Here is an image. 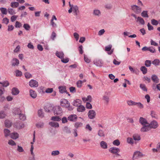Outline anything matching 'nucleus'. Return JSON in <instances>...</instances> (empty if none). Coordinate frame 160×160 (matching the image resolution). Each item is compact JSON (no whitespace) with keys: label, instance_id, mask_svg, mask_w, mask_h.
<instances>
[{"label":"nucleus","instance_id":"nucleus-1","mask_svg":"<svg viewBox=\"0 0 160 160\" xmlns=\"http://www.w3.org/2000/svg\"><path fill=\"white\" fill-rule=\"evenodd\" d=\"M54 113L55 115L61 116L62 113V110L60 106H55L53 108Z\"/></svg>","mask_w":160,"mask_h":160},{"label":"nucleus","instance_id":"nucleus-2","mask_svg":"<svg viewBox=\"0 0 160 160\" xmlns=\"http://www.w3.org/2000/svg\"><path fill=\"white\" fill-rule=\"evenodd\" d=\"M131 7L132 9L136 14L139 13L142 11L141 8L137 5H133Z\"/></svg>","mask_w":160,"mask_h":160},{"label":"nucleus","instance_id":"nucleus-3","mask_svg":"<svg viewBox=\"0 0 160 160\" xmlns=\"http://www.w3.org/2000/svg\"><path fill=\"white\" fill-rule=\"evenodd\" d=\"M150 129H156L158 126V122L155 120H153L150 123L148 124Z\"/></svg>","mask_w":160,"mask_h":160},{"label":"nucleus","instance_id":"nucleus-4","mask_svg":"<svg viewBox=\"0 0 160 160\" xmlns=\"http://www.w3.org/2000/svg\"><path fill=\"white\" fill-rule=\"evenodd\" d=\"M96 116V112L94 110H90L88 113V116L90 119H93L95 118Z\"/></svg>","mask_w":160,"mask_h":160},{"label":"nucleus","instance_id":"nucleus-5","mask_svg":"<svg viewBox=\"0 0 160 160\" xmlns=\"http://www.w3.org/2000/svg\"><path fill=\"white\" fill-rule=\"evenodd\" d=\"M17 112H16L17 114L18 115L20 119L22 121L25 120L26 117L24 114L21 113L20 109L19 108H18L17 109Z\"/></svg>","mask_w":160,"mask_h":160},{"label":"nucleus","instance_id":"nucleus-6","mask_svg":"<svg viewBox=\"0 0 160 160\" xmlns=\"http://www.w3.org/2000/svg\"><path fill=\"white\" fill-rule=\"evenodd\" d=\"M29 85L31 87H37L38 86V82L36 80L32 79L29 82Z\"/></svg>","mask_w":160,"mask_h":160},{"label":"nucleus","instance_id":"nucleus-7","mask_svg":"<svg viewBox=\"0 0 160 160\" xmlns=\"http://www.w3.org/2000/svg\"><path fill=\"white\" fill-rule=\"evenodd\" d=\"M109 151L112 153L119 155V154H118V153L120 152V149L118 148L115 147H112L109 149Z\"/></svg>","mask_w":160,"mask_h":160},{"label":"nucleus","instance_id":"nucleus-8","mask_svg":"<svg viewBox=\"0 0 160 160\" xmlns=\"http://www.w3.org/2000/svg\"><path fill=\"white\" fill-rule=\"evenodd\" d=\"M143 155L139 151H137L134 152L132 159L133 160L138 158L139 157H142Z\"/></svg>","mask_w":160,"mask_h":160},{"label":"nucleus","instance_id":"nucleus-9","mask_svg":"<svg viewBox=\"0 0 160 160\" xmlns=\"http://www.w3.org/2000/svg\"><path fill=\"white\" fill-rule=\"evenodd\" d=\"M77 118V116L75 114H72L69 115L68 118V120L74 122L76 121Z\"/></svg>","mask_w":160,"mask_h":160},{"label":"nucleus","instance_id":"nucleus-10","mask_svg":"<svg viewBox=\"0 0 160 160\" xmlns=\"http://www.w3.org/2000/svg\"><path fill=\"white\" fill-rule=\"evenodd\" d=\"M112 47V46L111 45H109L108 46H106L105 48V51H110L108 52V54L109 55H111L113 52V50H111Z\"/></svg>","mask_w":160,"mask_h":160},{"label":"nucleus","instance_id":"nucleus-11","mask_svg":"<svg viewBox=\"0 0 160 160\" xmlns=\"http://www.w3.org/2000/svg\"><path fill=\"white\" fill-rule=\"evenodd\" d=\"M94 64L98 67H102L103 62L101 60H95L93 61Z\"/></svg>","mask_w":160,"mask_h":160},{"label":"nucleus","instance_id":"nucleus-12","mask_svg":"<svg viewBox=\"0 0 160 160\" xmlns=\"http://www.w3.org/2000/svg\"><path fill=\"white\" fill-rule=\"evenodd\" d=\"M143 126L141 129V131L142 132H147L150 130V128L148 126V124L146 125H143Z\"/></svg>","mask_w":160,"mask_h":160},{"label":"nucleus","instance_id":"nucleus-13","mask_svg":"<svg viewBox=\"0 0 160 160\" xmlns=\"http://www.w3.org/2000/svg\"><path fill=\"white\" fill-rule=\"evenodd\" d=\"M3 133L4 136L5 138H7L8 137L10 136L11 134L10 131L8 129H4L3 130Z\"/></svg>","mask_w":160,"mask_h":160},{"label":"nucleus","instance_id":"nucleus-14","mask_svg":"<svg viewBox=\"0 0 160 160\" xmlns=\"http://www.w3.org/2000/svg\"><path fill=\"white\" fill-rule=\"evenodd\" d=\"M81 101L79 99L74 100L72 104L76 107H78L81 104Z\"/></svg>","mask_w":160,"mask_h":160},{"label":"nucleus","instance_id":"nucleus-15","mask_svg":"<svg viewBox=\"0 0 160 160\" xmlns=\"http://www.w3.org/2000/svg\"><path fill=\"white\" fill-rule=\"evenodd\" d=\"M69 102H68V101L66 99H61L60 102V105L63 107H65L68 103Z\"/></svg>","mask_w":160,"mask_h":160},{"label":"nucleus","instance_id":"nucleus-16","mask_svg":"<svg viewBox=\"0 0 160 160\" xmlns=\"http://www.w3.org/2000/svg\"><path fill=\"white\" fill-rule=\"evenodd\" d=\"M139 121L140 123L143 125L148 124L146 119L142 117H140V118Z\"/></svg>","mask_w":160,"mask_h":160},{"label":"nucleus","instance_id":"nucleus-17","mask_svg":"<svg viewBox=\"0 0 160 160\" xmlns=\"http://www.w3.org/2000/svg\"><path fill=\"white\" fill-rule=\"evenodd\" d=\"M19 91L16 88H13L12 89V93L13 95H16L19 94Z\"/></svg>","mask_w":160,"mask_h":160},{"label":"nucleus","instance_id":"nucleus-18","mask_svg":"<svg viewBox=\"0 0 160 160\" xmlns=\"http://www.w3.org/2000/svg\"><path fill=\"white\" fill-rule=\"evenodd\" d=\"M19 63V61L17 58H13L12 60V66H18Z\"/></svg>","mask_w":160,"mask_h":160},{"label":"nucleus","instance_id":"nucleus-19","mask_svg":"<svg viewBox=\"0 0 160 160\" xmlns=\"http://www.w3.org/2000/svg\"><path fill=\"white\" fill-rule=\"evenodd\" d=\"M137 22H138L139 24L143 25L145 24V21L143 18L140 17H138L136 20Z\"/></svg>","mask_w":160,"mask_h":160},{"label":"nucleus","instance_id":"nucleus-20","mask_svg":"<svg viewBox=\"0 0 160 160\" xmlns=\"http://www.w3.org/2000/svg\"><path fill=\"white\" fill-rule=\"evenodd\" d=\"M151 79L155 83H158L159 82V80L158 77L155 74L152 75Z\"/></svg>","mask_w":160,"mask_h":160},{"label":"nucleus","instance_id":"nucleus-21","mask_svg":"<svg viewBox=\"0 0 160 160\" xmlns=\"http://www.w3.org/2000/svg\"><path fill=\"white\" fill-rule=\"evenodd\" d=\"M56 55L59 58H64V54L62 52L57 51Z\"/></svg>","mask_w":160,"mask_h":160},{"label":"nucleus","instance_id":"nucleus-22","mask_svg":"<svg viewBox=\"0 0 160 160\" xmlns=\"http://www.w3.org/2000/svg\"><path fill=\"white\" fill-rule=\"evenodd\" d=\"M19 135L17 132H12L11 133L10 137L13 139H16L18 138Z\"/></svg>","mask_w":160,"mask_h":160},{"label":"nucleus","instance_id":"nucleus-23","mask_svg":"<svg viewBox=\"0 0 160 160\" xmlns=\"http://www.w3.org/2000/svg\"><path fill=\"white\" fill-rule=\"evenodd\" d=\"M59 92L62 93L67 92L66 88L65 86H60L58 87Z\"/></svg>","mask_w":160,"mask_h":160},{"label":"nucleus","instance_id":"nucleus-24","mask_svg":"<svg viewBox=\"0 0 160 160\" xmlns=\"http://www.w3.org/2000/svg\"><path fill=\"white\" fill-rule=\"evenodd\" d=\"M49 125L52 127L54 128H58L59 127V124L58 122H51L49 123Z\"/></svg>","mask_w":160,"mask_h":160},{"label":"nucleus","instance_id":"nucleus-25","mask_svg":"<svg viewBox=\"0 0 160 160\" xmlns=\"http://www.w3.org/2000/svg\"><path fill=\"white\" fill-rule=\"evenodd\" d=\"M100 145L101 147L103 149H106L108 148L107 144L104 141H102L100 142Z\"/></svg>","mask_w":160,"mask_h":160},{"label":"nucleus","instance_id":"nucleus-26","mask_svg":"<svg viewBox=\"0 0 160 160\" xmlns=\"http://www.w3.org/2000/svg\"><path fill=\"white\" fill-rule=\"evenodd\" d=\"M72 11L75 13V15H77L79 12L78 7L76 5L74 6L72 8Z\"/></svg>","mask_w":160,"mask_h":160},{"label":"nucleus","instance_id":"nucleus-27","mask_svg":"<svg viewBox=\"0 0 160 160\" xmlns=\"http://www.w3.org/2000/svg\"><path fill=\"white\" fill-rule=\"evenodd\" d=\"M30 96L33 98H35L37 97L36 92L35 91L32 90H30Z\"/></svg>","mask_w":160,"mask_h":160},{"label":"nucleus","instance_id":"nucleus-28","mask_svg":"<svg viewBox=\"0 0 160 160\" xmlns=\"http://www.w3.org/2000/svg\"><path fill=\"white\" fill-rule=\"evenodd\" d=\"M85 108L84 106L81 104L78 107L77 110L79 112H83L85 111Z\"/></svg>","mask_w":160,"mask_h":160},{"label":"nucleus","instance_id":"nucleus-29","mask_svg":"<svg viewBox=\"0 0 160 160\" xmlns=\"http://www.w3.org/2000/svg\"><path fill=\"white\" fill-rule=\"evenodd\" d=\"M152 150L153 152H160V143L157 144L156 148H153Z\"/></svg>","mask_w":160,"mask_h":160},{"label":"nucleus","instance_id":"nucleus-30","mask_svg":"<svg viewBox=\"0 0 160 160\" xmlns=\"http://www.w3.org/2000/svg\"><path fill=\"white\" fill-rule=\"evenodd\" d=\"M8 13L11 15H13L15 14L16 13V12H15L14 9L10 8H8Z\"/></svg>","mask_w":160,"mask_h":160},{"label":"nucleus","instance_id":"nucleus-31","mask_svg":"<svg viewBox=\"0 0 160 160\" xmlns=\"http://www.w3.org/2000/svg\"><path fill=\"white\" fill-rule=\"evenodd\" d=\"M19 5V3L17 2H11L10 4V6L12 8H15L18 7Z\"/></svg>","mask_w":160,"mask_h":160},{"label":"nucleus","instance_id":"nucleus-32","mask_svg":"<svg viewBox=\"0 0 160 160\" xmlns=\"http://www.w3.org/2000/svg\"><path fill=\"white\" fill-rule=\"evenodd\" d=\"M83 124L81 122H77L74 124V127L76 129H78L79 128L82 127V126Z\"/></svg>","mask_w":160,"mask_h":160},{"label":"nucleus","instance_id":"nucleus-33","mask_svg":"<svg viewBox=\"0 0 160 160\" xmlns=\"http://www.w3.org/2000/svg\"><path fill=\"white\" fill-rule=\"evenodd\" d=\"M51 120L54 121H59L61 120V118L59 116H57L56 115L55 116L52 117Z\"/></svg>","mask_w":160,"mask_h":160},{"label":"nucleus","instance_id":"nucleus-34","mask_svg":"<svg viewBox=\"0 0 160 160\" xmlns=\"http://www.w3.org/2000/svg\"><path fill=\"white\" fill-rule=\"evenodd\" d=\"M141 16L143 18H148L149 16L148 14L147 11H143L141 14Z\"/></svg>","mask_w":160,"mask_h":160},{"label":"nucleus","instance_id":"nucleus-35","mask_svg":"<svg viewBox=\"0 0 160 160\" xmlns=\"http://www.w3.org/2000/svg\"><path fill=\"white\" fill-rule=\"evenodd\" d=\"M5 125L6 127L9 128L12 125V123L10 121L6 120L5 121Z\"/></svg>","mask_w":160,"mask_h":160},{"label":"nucleus","instance_id":"nucleus-36","mask_svg":"<svg viewBox=\"0 0 160 160\" xmlns=\"http://www.w3.org/2000/svg\"><path fill=\"white\" fill-rule=\"evenodd\" d=\"M98 135L100 137H104L105 136L104 131L101 129L98 130Z\"/></svg>","mask_w":160,"mask_h":160},{"label":"nucleus","instance_id":"nucleus-37","mask_svg":"<svg viewBox=\"0 0 160 160\" xmlns=\"http://www.w3.org/2000/svg\"><path fill=\"white\" fill-rule=\"evenodd\" d=\"M140 70L144 74H146L147 72V69L145 66H142L140 68Z\"/></svg>","mask_w":160,"mask_h":160},{"label":"nucleus","instance_id":"nucleus-38","mask_svg":"<svg viewBox=\"0 0 160 160\" xmlns=\"http://www.w3.org/2000/svg\"><path fill=\"white\" fill-rule=\"evenodd\" d=\"M93 14L96 16H99L101 14L100 11L98 9H95L93 10Z\"/></svg>","mask_w":160,"mask_h":160},{"label":"nucleus","instance_id":"nucleus-39","mask_svg":"<svg viewBox=\"0 0 160 160\" xmlns=\"http://www.w3.org/2000/svg\"><path fill=\"white\" fill-rule=\"evenodd\" d=\"M160 63V60L158 59H155L152 62V63L154 65L157 66L159 65Z\"/></svg>","mask_w":160,"mask_h":160},{"label":"nucleus","instance_id":"nucleus-40","mask_svg":"<svg viewBox=\"0 0 160 160\" xmlns=\"http://www.w3.org/2000/svg\"><path fill=\"white\" fill-rule=\"evenodd\" d=\"M0 10L2 14L5 15L7 14L8 10L6 8H0Z\"/></svg>","mask_w":160,"mask_h":160},{"label":"nucleus","instance_id":"nucleus-41","mask_svg":"<svg viewBox=\"0 0 160 160\" xmlns=\"http://www.w3.org/2000/svg\"><path fill=\"white\" fill-rule=\"evenodd\" d=\"M136 102H135L132 100H129L127 101V103L129 106L136 105Z\"/></svg>","mask_w":160,"mask_h":160},{"label":"nucleus","instance_id":"nucleus-42","mask_svg":"<svg viewBox=\"0 0 160 160\" xmlns=\"http://www.w3.org/2000/svg\"><path fill=\"white\" fill-rule=\"evenodd\" d=\"M44 124L43 122H39L36 124V127L38 128H43Z\"/></svg>","mask_w":160,"mask_h":160},{"label":"nucleus","instance_id":"nucleus-43","mask_svg":"<svg viewBox=\"0 0 160 160\" xmlns=\"http://www.w3.org/2000/svg\"><path fill=\"white\" fill-rule=\"evenodd\" d=\"M60 152L58 150L53 151L51 152V155L52 156H55L59 155Z\"/></svg>","mask_w":160,"mask_h":160},{"label":"nucleus","instance_id":"nucleus-44","mask_svg":"<svg viewBox=\"0 0 160 160\" xmlns=\"http://www.w3.org/2000/svg\"><path fill=\"white\" fill-rule=\"evenodd\" d=\"M151 21V23L153 25L157 26L159 24V21H158L154 19H152Z\"/></svg>","mask_w":160,"mask_h":160},{"label":"nucleus","instance_id":"nucleus-45","mask_svg":"<svg viewBox=\"0 0 160 160\" xmlns=\"http://www.w3.org/2000/svg\"><path fill=\"white\" fill-rule=\"evenodd\" d=\"M83 82L81 80H78L76 83V85L77 87L78 88H81L82 86V84Z\"/></svg>","mask_w":160,"mask_h":160},{"label":"nucleus","instance_id":"nucleus-46","mask_svg":"<svg viewBox=\"0 0 160 160\" xmlns=\"http://www.w3.org/2000/svg\"><path fill=\"white\" fill-rule=\"evenodd\" d=\"M133 139L135 140H140V137L138 134H134L133 135Z\"/></svg>","mask_w":160,"mask_h":160},{"label":"nucleus","instance_id":"nucleus-47","mask_svg":"<svg viewBox=\"0 0 160 160\" xmlns=\"http://www.w3.org/2000/svg\"><path fill=\"white\" fill-rule=\"evenodd\" d=\"M64 132L67 133H71V131L70 129L67 127H65L63 129Z\"/></svg>","mask_w":160,"mask_h":160},{"label":"nucleus","instance_id":"nucleus-48","mask_svg":"<svg viewBox=\"0 0 160 160\" xmlns=\"http://www.w3.org/2000/svg\"><path fill=\"white\" fill-rule=\"evenodd\" d=\"M25 77L27 79L29 78L32 77V75L29 73L26 72L24 74Z\"/></svg>","mask_w":160,"mask_h":160},{"label":"nucleus","instance_id":"nucleus-49","mask_svg":"<svg viewBox=\"0 0 160 160\" xmlns=\"http://www.w3.org/2000/svg\"><path fill=\"white\" fill-rule=\"evenodd\" d=\"M140 88L144 91H147V89L145 84H141L140 85Z\"/></svg>","mask_w":160,"mask_h":160},{"label":"nucleus","instance_id":"nucleus-50","mask_svg":"<svg viewBox=\"0 0 160 160\" xmlns=\"http://www.w3.org/2000/svg\"><path fill=\"white\" fill-rule=\"evenodd\" d=\"M151 64V61L147 60L145 62V65L147 67H149L150 66Z\"/></svg>","mask_w":160,"mask_h":160},{"label":"nucleus","instance_id":"nucleus-51","mask_svg":"<svg viewBox=\"0 0 160 160\" xmlns=\"http://www.w3.org/2000/svg\"><path fill=\"white\" fill-rule=\"evenodd\" d=\"M8 143L9 145L11 146H15L16 145V143L14 141L12 140H9L8 141Z\"/></svg>","mask_w":160,"mask_h":160},{"label":"nucleus","instance_id":"nucleus-52","mask_svg":"<svg viewBox=\"0 0 160 160\" xmlns=\"http://www.w3.org/2000/svg\"><path fill=\"white\" fill-rule=\"evenodd\" d=\"M112 143L113 145H116V146H119L120 144V142H119V140L118 139H116V140H114Z\"/></svg>","mask_w":160,"mask_h":160},{"label":"nucleus","instance_id":"nucleus-53","mask_svg":"<svg viewBox=\"0 0 160 160\" xmlns=\"http://www.w3.org/2000/svg\"><path fill=\"white\" fill-rule=\"evenodd\" d=\"M148 51H149L151 52L152 53H154L156 52L155 49L152 47H148Z\"/></svg>","mask_w":160,"mask_h":160},{"label":"nucleus","instance_id":"nucleus-54","mask_svg":"<svg viewBox=\"0 0 160 160\" xmlns=\"http://www.w3.org/2000/svg\"><path fill=\"white\" fill-rule=\"evenodd\" d=\"M38 115L39 117H41V118L43 117V113L42 112V109H40L38 111Z\"/></svg>","mask_w":160,"mask_h":160},{"label":"nucleus","instance_id":"nucleus-55","mask_svg":"<svg viewBox=\"0 0 160 160\" xmlns=\"http://www.w3.org/2000/svg\"><path fill=\"white\" fill-rule=\"evenodd\" d=\"M2 84L3 87H7L9 85V83L7 81H4L3 82H1V84Z\"/></svg>","mask_w":160,"mask_h":160},{"label":"nucleus","instance_id":"nucleus-56","mask_svg":"<svg viewBox=\"0 0 160 160\" xmlns=\"http://www.w3.org/2000/svg\"><path fill=\"white\" fill-rule=\"evenodd\" d=\"M65 108H67L69 111H71L73 109L72 107L70 105L69 102L68 103V104L67 105Z\"/></svg>","mask_w":160,"mask_h":160},{"label":"nucleus","instance_id":"nucleus-57","mask_svg":"<svg viewBox=\"0 0 160 160\" xmlns=\"http://www.w3.org/2000/svg\"><path fill=\"white\" fill-rule=\"evenodd\" d=\"M23 28L27 30H29L30 27L29 25L27 23H25L23 25Z\"/></svg>","mask_w":160,"mask_h":160},{"label":"nucleus","instance_id":"nucleus-58","mask_svg":"<svg viewBox=\"0 0 160 160\" xmlns=\"http://www.w3.org/2000/svg\"><path fill=\"white\" fill-rule=\"evenodd\" d=\"M61 62L64 63H67L69 62V60L68 58H61Z\"/></svg>","mask_w":160,"mask_h":160},{"label":"nucleus","instance_id":"nucleus-59","mask_svg":"<svg viewBox=\"0 0 160 160\" xmlns=\"http://www.w3.org/2000/svg\"><path fill=\"white\" fill-rule=\"evenodd\" d=\"M127 142L128 143L130 144H133L134 143V141L133 139L131 138H127Z\"/></svg>","mask_w":160,"mask_h":160},{"label":"nucleus","instance_id":"nucleus-60","mask_svg":"<svg viewBox=\"0 0 160 160\" xmlns=\"http://www.w3.org/2000/svg\"><path fill=\"white\" fill-rule=\"evenodd\" d=\"M15 72L16 73V75L17 76H18V77L21 76L22 75V72L21 71H20L18 70H16Z\"/></svg>","mask_w":160,"mask_h":160},{"label":"nucleus","instance_id":"nucleus-61","mask_svg":"<svg viewBox=\"0 0 160 160\" xmlns=\"http://www.w3.org/2000/svg\"><path fill=\"white\" fill-rule=\"evenodd\" d=\"M9 20L7 18H3L2 20V22L3 23L6 24H8L9 23Z\"/></svg>","mask_w":160,"mask_h":160},{"label":"nucleus","instance_id":"nucleus-62","mask_svg":"<svg viewBox=\"0 0 160 160\" xmlns=\"http://www.w3.org/2000/svg\"><path fill=\"white\" fill-rule=\"evenodd\" d=\"M137 105L138 108L140 109H142L143 108V105L141 102H136V105Z\"/></svg>","mask_w":160,"mask_h":160},{"label":"nucleus","instance_id":"nucleus-63","mask_svg":"<svg viewBox=\"0 0 160 160\" xmlns=\"http://www.w3.org/2000/svg\"><path fill=\"white\" fill-rule=\"evenodd\" d=\"M18 16L13 15L11 18V20L12 22H13L15 21L18 18Z\"/></svg>","mask_w":160,"mask_h":160},{"label":"nucleus","instance_id":"nucleus-64","mask_svg":"<svg viewBox=\"0 0 160 160\" xmlns=\"http://www.w3.org/2000/svg\"><path fill=\"white\" fill-rule=\"evenodd\" d=\"M17 150L19 152H22L24 151V150L22 148V147L20 146L19 145L18 146Z\"/></svg>","mask_w":160,"mask_h":160}]
</instances>
